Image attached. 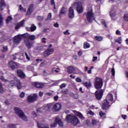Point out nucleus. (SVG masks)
Returning a JSON list of instances; mask_svg holds the SVG:
<instances>
[{
    "instance_id": "28",
    "label": "nucleus",
    "mask_w": 128,
    "mask_h": 128,
    "mask_svg": "<svg viewBox=\"0 0 128 128\" xmlns=\"http://www.w3.org/2000/svg\"><path fill=\"white\" fill-rule=\"evenodd\" d=\"M90 48V45L88 42H84V48Z\"/></svg>"
},
{
    "instance_id": "40",
    "label": "nucleus",
    "mask_w": 128,
    "mask_h": 128,
    "mask_svg": "<svg viewBox=\"0 0 128 128\" xmlns=\"http://www.w3.org/2000/svg\"><path fill=\"white\" fill-rule=\"evenodd\" d=\"M101 24L104 26L105 28H108V25L106 24V20H101Z\"/></svg>"
},
{
    "instance_id": "7",
    "label": "nucleus",
    "mask_w": 128,
    "mask_h": 128,
    "mask_svg": "<svg viewBox=\"0 0 128 128\" xmlns=\"http://www.w3.org/2000/svg\"><path fill=\"white\" fill-rule=\"evenodd\" d=\"M102 110H105L106 112H108L106 110L110 108V105L108 104L110 102L107 100H104L102 102Z\"/></svg>"
},
{
    "instance_id": "48",
    "label": "nucleus",
    "mask_w": 128,
    "mask_h": 128,
    "mask_svg": "<svg viewBox=\"0 0 128 128\" xmlns=\"http://www.w3.org/2000/svg\"><path fill=\"white\" fill-rule=\"evenodd\" d=\"M46 38H42V42L43 44H46Z\"/></svg>"
},
{
    "instance_id": "17",
    "label": "nucleus",
    "mask_w": 128,
    "mask_h": 128,
    "mask_svg": "<svg viewBox=\"0 0 128 128\" xmlns=\"http://www.w3.org/2000/svg\"><path fill=\"white\" fill-rule=\"evenodd\" d=\"M107 100H109V102H113L114 101V96L112 94L109 93L106 97V99Z\"/></svg>"
},
{
    "instance_id": "4",
    "label": "nucleus",
    "mask_w": 128,
    "mask_h": 128,
    "mask_svg": "<svg viewBox=\"0 0 128 128\" xmlns=\"http://www.w3.org/2000/svg\"><path fill=\"white\" fill-rule=\"evenodd\" d=\"M16 114H18L19 118H22L23 120H24V122H26V120H28V117H26L24 112L18 107L16 108Z\"/></svg>"
},
{
    "instance_id": "34",
    "label": "nucleus",
    "mask_w": 128,
    "mask_h": 128,
    "mask_svg": "<svg viewBox=\"0 0 128 128\" xmlns=\"http://www.w3.org/2000/svg\"><path fill=\"white\" fill-rule=\"evenodd\" d=\"M50 4L51 6H54V10H56V2H54V0H50Z\"/></svg>"
},
{
    "instance_id": "27",
    "label": "nucleus",
    "mask_w": 128,
    "mask_h": 128,
    "mask_svg": "<svg viewBox=\"0 0 128 128\" xmlns=\"http://www.w3.org/2000/svg\"><path fill=\"white\" fill-rule=\"evenodd\" d=\"M92 126H96V124H100V121H98L96 119H92Z\"/></svg>"
},
{
    "instance_id": "6",
    "label": "nucleus",
    "mask_w": 128,
    "mask_h": 128,
    "mask_svg": "<svg viewBox=\"0 0 128 128\" xmlns=\"http://www.w3.org/2000/svg\"><path fill=\"white\" fill-rule=\"evenodd\" d=\"M104 90L100 89L96 91L94 96L96 99L98 100H102V96H104Z\"/></svg>"
},
{
    "instance_id": "58",
    "label": "nucleus",
    "mask_w": 128,
    "mask_h": 128,
    "mask_svg": "<svg viewBox=\"0 0 128 128\" xmlns=\"http://www.w3.org/2000/svg\"><path fill=\"white\" fill-rule=\"evenodd\" d=\"M78 56H82V52L78 51Z\"/></svg>"
},
{
    "instance_id": "8",
    "label": "nucleus",
    "mask_w": 128,
    "mask_h": 128,
    "mask_svg": "<svg viewBox=\"0 0 128 128\" xmlns=\"http://www.w3.org/2000/svg\"><path fill=\"white\" fill-rule=\"evenodd\" d=\"M74 4H76V10L78 14H82L84 12V7H82V4L80 2H76Z\"/></svg>"
},
{
    "instance_id": "53",
    "label": "nucleus",
    "mask_w": 128,
    "mask_h": 128,
    "mask_svg": "<svg viewBox=\"0 0 128 128\" xmlns=\"http://www.w3.org/2000/svg\"><path fill=\"white\" fill-rule=\"evenodd\" d=\"M25 56H26V60H30V56H28V53L25 52Z\"/></svg>"
},
{
    "instance_id": "47",
    "label": "nucleus",
    "mask_w": 128,
    "mask_h": 128,
    "mask_svg": "<svg viewBox=\"0 0 128 128\" xmlns=\"http://www.w3.org/2000/svg\"><path fill=\"white\" fill-rule=\"evenodd\" d=\"M24 92H22L20 94V98H23L24 97Z\"/></svg>"
},
{
    "instance_id": "32",
    "label": "nucleus",
    "mask_w": 128,
    "mask_h": 128,
    "mask_svg": "<svg viewBox=\"0 0 128 128\" xmlns=\"http://www.w3.org/2000/svg\"><path fill=\"white\" fill-rule=\"evenodd\" d=\"M44 16H38L36 17V20H38V22H42V20H44Z\"/></svg>"
},
{
    "instance_id": "50",
    "label": "nucleus",
    "mask_w": 128,
    "mask_h": 128,
    "mask_svg": "<svg viewBox=\"0 0 128 128\" xmlns=\"http://www.w3.org/2000/svg\"><path fill=\"white\" fill-rule=\"evenodd\" d=\"M20 10L21 12H26V9L24 8L22 5H20Z\"/></svg>"
},
{
    "instance_id": "25",
    "label": "nucleus",
    "mask_w": 128,
    "mask_h": 128,
    "mask_svg": "<svg viewBox=\"0 0 128 128\" xmlns=\"http://www.w3.org/2000/svg\"><path fill=\"white\" fill-rule=\"evenodd\" d=\"M24 20H22L20 22L16 24V30H18L22 26H24Z\"/></svg>"
},
{
    "instance_id": "39",
    "label": "nucleus",
    "mask_w": 128,
    "mask_h": 128,
    "mask_svg": "<svg viewBox=\"0 0 128 128\" xmlns=\"http://www.w3.org/2000/svg\"><path fill=\"white\" fill-rule=\"evenodd\" d=\"M12 41H13V46H16V36H15L13 40H12Z\"/></svg>"
},
{
    "instance_id": "24",
    "label": "nucleus",
    "mask_w": 128,
    "mask_h": 128,
    "mask_svg": "<svg viewBox=\"0 0 128 128\" xmlns=\"http://www.w3.org/2000/svg\"><path fill=\"white\" fill-rule=\"evenodd\" d=\"M37 125L38 128H50L48 125L40 124L38 122H37Z\"/></svg>"
},
{
    "instance_id": "45",
    "label": "nucleus",
    "mask_w": 128,
    "mask_h": 128,
    "mask_svg": "<svg viewBox=\"0 0 128 128\" xmlns=\"http://www.w3.org/2000/svg\"><path fill=\"white\" fill-rule=\"evenodd\" d=\"M76 82H82V79H80V78H76Z\"/></svg>"
},
{
    "instance_id": "41",
    "label": "nucleus",
    "mask_w": 128,
    "mask_h": 128,
    "mask_svg": "<svg viewBox=\"0 0 128 128\" xmlns=\"http://www.w3.org/2000/svg\"><path fill=\"white\" fill-rule=\"evenodd\" d=\"M99 114L100 118H102V116H106V114L104 112H103L102 111H100L99 112Z\"/></svg>"
},
{
    "instance_id": "62",
    "label": "nucleus",
    "mask_w": 128,
    "mask_h": 128,
    "mask_svg": "<svg viewBox=\"0 0 128 128\" xmlns=\"http://www.w3.org/2000/svg\"><path fill=\"white\" fill-rule=\"evenodd\" d=\"M88 114H90L91 116H94V112H92V110L89 111Z\"/></svg>"
},
{
    "instance_id": "13",
    "label": "nucleus",
    "mask_w": 128,
    "mask_h": 128,
    "mask_svg": "<svg viewBox=\"0 0 128 128\" xmlns=\"http://www.w3.org/2000/svg\"><path fill=\"white\" fill-rule=\"evenodd\" d=\"M62 108V105L58 103H56L54 105L52 110L54 112H58V110H60Z\"/></svg>"
},
{
    "instance_id": "35",
    "label": "nucleus",
    "mask_w": 128,
    "mask_h": 128,
    "mask_svg": "<svg viewBox=\"0 0 128 128\" xmlns=\"http://www.w3.org/2000/svg\"><path fill=\"white\" fill-rule=\"evenodd\" d=\"M30 32H34L36 30V26L34 24H32L30 28Z\"/></svg>"
},
{
    "instance_id": "37",
    "label": "nucleus",
    "mask_w": 128,
    "mask_h": 128,
    "mask_svg": "<svg viewBox=\"0 0 128 128\" xmlns=\"http://www.w3.org/2000/svg\"><path fill=\"white\" fill-rule=\"evenodd\" d=\"M12 20V18L11 16H9L7 17V18L6 19V23L8 24Z\"/></svg>"
},
{
    "instance_id": "43",
    "label": "nucleus",
    "mask_w": 128,
    "mask_h": 128,
    "mask_svg": "<svg viewBox=\"0 0 128 128\" xmlns=\"http://www.w3.org/2000/svg\"><path fill=\"white\" fill-rule=\"evenodd\" d=\"M116 16V12H114V13L112 12H110V16H111V18H114V16Z\"/></svg>"
},
{
    "instance_id": "5",
    "label": "nucleus",
    "mask_w": 128,
    "mask_h": 128,
    "mask_svg": "<svg viewBox=\"0 0 128 128\" xmlns=\"http://www.w3.org/2000/svg\"><path fill=\"white\" fill-rule=\"evenodd\" d=\"M38 98V95L37 94H34L33 95H29L27 98L28 102H36Z\"/></svg>"
},
{
    "instance_id": "15",
    "label": "nucleus",
    "mask_w": 128,
    "mask_h": 128,
    "mask_svg": "<svg viewBox=\"0 0 128 128\" xmlns=\"http://www.w3.org/2000/svg\"><path fill=\"white\" fill-rule=\"evenodd\" d=\"M32 86L37 88H44V84L38 82H32Z\"/></svg>"
},
{
    "instance_id": "21",
    "label": "nucleus",
    "mask_w": 128,
    "mask_h": 128,
    "mask_svg": "<svg viewBox=\"0 0 128 128\" xmlns=\"http://www.w3.org/2000/svg\"><path fill=\"white\" fill-rule=\"evenodd\" d=\"M83 86H86V88L88 89L90 88H92V82H84L83 83Z\"/></svg>"
},
{
    "instance_id": "42",
    "label": "nucleus",
    "mask_w": 128,
    "mask_h": 128,
    "mask_svg": "<svg viewBox=\"0 0 128 128\" xmlns=\"http://www.w3.org/2000/svg\"><path fill=\"white\" fill-rule=\"evenodd\" d=\"M111 72L112 74V76H114V74H116V70H114V66L111 70Z\"/></svg>"
},
{
    "instance_id": "64",
    "label": "nucleus",
    "mask_w": 128,
    "mask_h": 128,
    "mask_svg": "<svg viewBox=\"0 0 128 128\" xmlns=\"http://www.w3.org/2000/svg\"><path fill=\"white\" fill-rule=\"evenodd\" d=\"M44 96V93L42 92H39V96Z\"/></svg>"
},
{
    "instance_id": "55",
    "label": "nucleus",
    "mask_w": 128,
    "mask_h": 128,
    "mask_svg": "<svg viewBox=\"0 0 128 128\" xmlns=\"http://www.w3.org/2000/svg\"><path fill=\"white\" fill-rule=\"evenodd\" d=\"M6 50H8V47L7 46H4L2 52H6Z\"/></svg>"
},
{
    "instance_id": "10",
    "label": "nucleus",
    "mask_w": 128,
    "mask_h": 128,
    "mask_svg": "<svg viewBox=\"0 0 128 128\" xmlns=\"http://www.w3.org/2000/svg\"><path fill=\"white\" fill-rule=\"evenodd\" d=\"M17 75L21 80H24L26 78V74L22 70H17Z\"/></svg>"
},
{
    "instance_id": "46",
    "label": "nucleus",
    "mask_w": 128,
    "mask_h": 128,
    "mask_svg": "<svg viewBox=\"0 0 128 128\" xmlns=\"http://www.w3.org/2000/svg\"><path fill=\"white\" fill-rule=\"evenodd\" d=\"M4 92V88H2V83L0 82V92L2 93Z\"/></svg>"
},
{
    "instance_id": "20",
    "label": "nucleus",
    "mask_w": 128,
    "mask_h": 128,
    "mask_svg": "<svg viewBox=\"0 0 128 128\" xmlns=\"http://www.w3.org/2000/svg\"><path fill=\"white\" fill-rule=\"evenodd\" d=\"M76 112V114L77 116H78V118H79L81 120H84V116L82 113H80V112L74 110V112Z\"/></svg>"
},
{
    "instance_id": "51",
    "label": "nucleus",
    "mask_w": 128,
    "mask_h": 128,
    "mask_svg": "<svg viewBox=\"0 0 128 128\" xmlns=\"http://www.w3.org/2000/svg\"><path fill=\"white\" fill-rule=\"evenodd\" d=\"M64 34L66 36H69V34H70V33L68 32V30H66V32H64Z\"/></svg>"
},
{
    "instance_id": "33",
    "label": "nucleus",
    "mask_w": 128,
    "mask_h": 128,
    "mask_svg": "<svg viewBox=\"0 0 128 128\" xmlns=\"http://www.w3.org/2000/svg\"><path fill=\"white\" fill-rule=\"evenodd\" d=\"M28 40H36V36L29 34Z\"/></svg>"
},
{
    "instance_id": "12",
    "label": "nucleus",
    "mask_w": 128,
    "mask_h": 128,
    "mask_svg": "<svg viewBox=\"0 0 128 128\" xmlns=\"http://www.w3.org/2000/svg\"><path fill=\"white\" fill-rule=\"evenodd\" d=\"M34 4H32L29 6L28 10L26 12L27 16H30L31 14H32L34 12Z\"/></svg>"
},
{
    "instance_id": "56",
    "label": "nucleus",
    "mask_w": 128,
    "mask_h": 128,
    "mask_svg": "<svg viewBox=\"0 0 128 128\" xmlns=\"http://www.w3.org/2000/svg\"><path fill=\"white\" fill-rule=\"evenodd\" d=\"M116 34L118 36H120L122 34V33H120V31L118 30H116Z\"/></svg>"
},
{
    "instance_id": "29",
    "label": "nucleus",
    "mask_w": 128,
    "mask_h": 128,
    "mask_svg": "<svg viewBox=\"0 0 128 128\" xmlns=\"http://www.w3.org/2000/svg\"><path fill=\"white\" fill-rule=\"evenodd\" d=\"M66 14V8L64 6L62 7L60 12V14L61 16V14Z\"/></svg>"
},
{
    "instance_id": "22",
    "label": "nucleus",
    "mask_w": 128,
    "mask_h": 128,
    "mask_svg": "<svg viewBox=\"0 0 128 128\" xmlns=\"http://www.w3.org/2000/svg\"><path fill=\"white\" fill-rule=\"evenodd\" d=\"M55 123L56 124H59V126H62V120L58 118H56L55 121H54Z\"/></svg>"
},
{
    "instance_id": "36",
    "label": "nucleus",
    "mask_w": 128,
    "mask_h": 128,
    "mask_svg": "<svg viewBox=\"0 0 128 128\" xmlns=\"http://www.w3.org/2000/svg\"><path fill=\"white\" fill-rule=\"evenodd\" d=\"M102 37L100 36H95V40H97L98 42H102Z\"/></svg>"
},
{
    "instance_id": "60",
    "label": "nucleus",
    "mask_w": 128,
    "mask_h": 128,
    "mask_svg": "<svg viewBox=\"0 0 128 128\" xmlns=\"http://www.w3.org/2000/svg\"><path fill=\"white\" fill-rule=\"evenodd\" d=\"M64 93L65 94H68V89H65V90H64Z\"/></svg>"
},
{
    "instance_id": "26",
    "label": "nucleus",
    "mask_w": 128,
    "mask_h": 128,
    "mask_svg": "<svg viewBox=\"0 0 128 128\" xmlns=\"http://www.w3.org/2000/svg\"><path fill=\"white\" fill-rule=\"evenodd\" d=\"M16 88L18 90H20L22 88L20 81L18 80H16Z\"/></svg>"
},
{
    "instance_id": "30",
    "label": "nucleus",
    "mask_w": 128,
    "mask_h": 128,
    "mask_svg": "<svg viewBox=\"0 0 128 128\" xmlns=\"http://www.w3.org/2000/svg\"><path fill=\"white\" fill-rule=\"evenodd\" d=\"M4 26V18L2 14H0V26Z\"/></svg>"
},
{
    "instance_id": "14",
    "label": "nucleus",
    "mask_w": 128,
    "mask_h": 128,
    "mask_svg": "<svg viewBox=\"0 0 128 128\" xmlns=\"http://www.w3.org/2000/svg\"><path fill=\"white\" fill-rule=\"evenodd\" d=\"M24 42L26 48L29 50L31 48H32V43L30 42L28 39H24Z\"/></svg>"
},
{
    "instance_id": "59",
    "label": "nucleus",
    "mask_w": 128,
    "mask_h": 128,
    "mask_svg": "<svg viewBox=\"0 0 128 128\" xmlns=\"http://www.w3.org/2000/svg\"><path fill=\"white\" fill-rule=\"evenodd\" d=\"M98 60V56H94L92 60V62H96Z\"/></svg>"
},
{
    "instance_id": "31",
    "label": "nucleus",
    "mask_w": 128,
    "mask_h": 128,
    "mask_svg": "<svg viewBox=\"0 0 128 128\" xmlns=\"http://www.w3.org/2000/svg\"><path fill=\"white\" fill-rule=\"evenodd\" d=\"M52 13H49L48 15L47 18L45 19V22H48V20H52Z\"/></svg>"
},
{
    "instance_id": "3",
    "label": "nucleus",
    "mask_w": 128,
    "mask_h": 128,
    "mask_svg": "<svg viewBox=\"0 0 128 128\" xmlns=\"http://www.w3.org/2000/svg\"><path fill=\"white\" fill-rule=\"evenodd\" d=\"M84 16H86V20L88 22H92L94 16V14L92 12V8H91L90 10L87 12L84 13Z\"/></svg>"
},
{
    "instance_id": "11",
    "label": "nucleus",
    "mask_w": 128,
    "mask_h": 128,
    "mask_svg": "<svg viewBox=\"0 0 128 128\" xmlns=\"http://www.w3.org/2000/svg\"><path fill=\"white\" fill-rule=\"evenodd\" d=\"M68 16L70 18H74V12L72 7H70L68 10Z\"/></svg>"
},
{
    "instance_id": "54",
    "label": "nucleus",
    "mask_w": 128,
    "mask_h": 128,
    "mask_svg": "<svg viewBox=\"0 0 128 128\" xmlns=\"http://www.w3.org/2000/svg\"><path fill=\"white\" fill-rule=\"evenodd\" d=\"M56 122H54V123L51 124V128H56Z\"/></svg>"
},
{
    "instance_id": "19",
    "label": "nucleus",
    "mask_w": 128,
    "mask_h": 128,
    "mask_svg": "<svg viewBox=\"0 0 128 128\" xmlns=\"http://www.w3.org/2000/svg\"><path fill=\"white\" fill-rule=\"evenodd\" d=\"M76 70V68H74L72 66H70L68 67L67 72L68 74H74V72Z\"/></svg>"
},
{
    "instance_id": "2",
    "label": "nucleus",
    "mask_w": 128,
    "mask_h": 128,
    "mask_svg": "<svg viewBox=\"0 0 128 128\" xmlns=\"http://www.w3.org/2000/svg\"><path fill=\"white\" fill-rule=\"evenodd\" d=\"M104 86V80L96 76L94 80V86L96 90H100Z\"/></svg>"
},
{
    "instance_id": "1",
    "label": "nucleus",
    "mask_w": 128,
    "mask_h": 128,
    "mask_svg": "<svg viewBox=\"0 0 128 128\" xmlns=\"http://www.w3.org/2000/svg\"><path fill=\"white\" fill-rule=\"evenodd\" d=\"M66 120L67 122H70L73 126H76L78 124H80V120L76 116L68 114L66 116Z\"/></svg>"
},
{
    "instance_id": "16",
    "label": "nucleus",
    "mask_w": 128,
    "mask_h": 128,
    "mask_svg": "<svg viewBox=\"0 0 128 128\" xmlns=\"http://www.w3.org/2000/svg\"><path fill=\"white\" fill-rule=\"evenodd\" d=\"M8 66L12 69L14 70L16 66V63L12 60L9 62Z\"/></svg>"
},
{
    "instance_id": "61",
    "label": "nucleus",
    "mask_w": 128,
    "mask_h": 128,
    "mask_svg": "<svg viewBox=\"0 0 128 128\" xmlns=\"http://www.w3.org/2000/svg\"><path fill=\"white\" fill-rule=\"evenodd\" d=\"M126 115H122V118H123V120H126Z\"/></svg>"
},
{
    "instance_id": "57",
    "label": "nucleus",
    "mask_w": 128,
    "mask_h": 128,
    "mask_svg": "<svg viewBox=\"0 0 128 128\" xmlns=\"http://www.w3.org/2000/svg\"><path fill=\"white\" fill-rule=\"evenodd\" d=\"M54 28H60V25L58 22L54 23Z\"/></svg>"
},
{
    "instance_id": "52",
    "label": "nucleus",
    "mask_w": 128,
    "mask_h": 128,
    "mask_svg": "<svg viewBox=\"0 0 128 128\" xmlns=\"http://www.w3.org/2000/svg\"><path fill=\"white\" fill-rule=\"evenodd\" d=\"M115 42H118V44H122V40L120 39H116L114 40Z\"/></svg>"
},
{
    "instance_id": "44",
    "label": "nucleus",
    "mask_w": 128,
    "mask_h": 128,
    "mask_svg": "<svg viewBox=\"0 0 128 128\" xmlns=\"http://www.w3.org/2000/svg\"><path fill=\"white\" fill-rule=\"evenodd\" d=\"M124 18L126 22H128V14H124Z\"/></svg>"
},
{
    "instance_id": "38",
    "label": "nucleus",
    "mask_w": 128,
    "mask_h": 128,
    "mask_svg": "<svg viewBox=\"0 0 128 128\" xmlns=\"http://www.w3.org/2000/svg\"><path fill=\"white\" fill-rule=\"evenodd\" d=\"M23 38H28V36H30V34L28 33H25L24 34H22Z\"/></svg>"
},
{
    "instance_id": "9",
    "label": "nucleus",
    "mask_w": 128,
    "mask_h": 128,
    "mask_svg": "<svg viewBox=\"0 0 128 128\" xmlns=\"http://www.w3.org/2000/svg\"><path fill=\"white\" fill-rule=\"evenodd\" d=\"M54 52V48H48L46 49L44 52V58H46L50 54H52Z\"/></svg>"
},
{
    "instance_id": "49",
    "label": "nucleus",
    "mask_w": 128,
    "mask_h": 128,
    "mask_svg": "<svg viewBox=\"0 0 128 128\" xmlns=\"http://www.w3.org/2000/svg\"><path fill=\"white\" fill-rule=\"evenodd\" d=\"M66 84H62L60 86V88L62 89L64 88H66Z\"/></svg>"
},
{
    "instance_id": "18",
    "label": "nucleus",
    "mask_w": 128,
    "mask_h": 128,
    "mask_svg": "<svg viewBox=\"0 0 128 128\" xmlns=\"http://www.w3.org/2000/svg\"><path fill=\"white\" fill-rule=\"evenodd\" d=\"M6 2L4 0H0V10H4V8H6Z\"/></svg>"
},
{
    "instance_id": "63",
    "label": "nucleus",
    "mask_w": 128,
    "mask_h": 128,
    "mask_svg": "<svg viewBox=\"0 0 128 128\" xmlns=\"http://www.w3.org/2000/svg\"><path fill=\"white\" fill-rule=\"evenodd\" d=\"M58 100V96H54V100L56 101Z\"/></svg>"
},
{
    "instance_id": "23",
    "label": "nucleus",
    "mask_w": 128,
    "mask_h": 128,
    "mask_svg": "<svg viewBox=\"0 0 128 128\" xmlns=\"http://www.w3.org/2000/svg\"><path fill=\"white\" fill-rule=\"evenodd\" d=\"M22 34H18L16 36V44H20L22 40Z\"/></svg>"
}]
</instances>
